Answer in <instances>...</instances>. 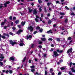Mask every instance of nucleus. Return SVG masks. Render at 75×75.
Here are the masks:
<instances>
[{
  "instance_id": "1",
  "label": "nucleus",
  "mask_w": 75,
  "mask_h": 75,
  "mask_svg": "<svg viewBox=\"0 0 75 75\" xmlns=\"http://www.w3.org/2000/svg\"><path fill=\"white\" fill-rule=\"evenodd\" d=\"M10 43L12 45V46H13L14 44H17V43L16 42H13V40H10Z\"/></svg>"
},
{
  "instance_id": "2",
  "label": "nucleus",
  "mask_w": 75,
  "mask_h": 75,
  "mask_svg": "<svg viewBox=\"0 0 75 75\" xmlns=\"http://www.w3.org/2000/svg\"><path fill=\"white\" fill-rule=\"evenodd\" d=\"M33 29H34V28L32 27L31 26L30 27H29L27 28V30H30L31 32L33 30Z\"/></svg>"
},
{
  "instance_id": "3",
  "label": "nucleus",
  "mask_w": 75,
  "mask_h": 75,
  "mask_svg": "<svg viewBox=\"0 0 75 75\" xmlns=\"http://www.w3.org/2000/svg\"><path fill=\"white\" fill-rule=\"evenodd\" d=\"M0 58H1L0 59V61H1L4 58V57H3V54H1L0 55Z\"/></svg>"
},
{
  "instance_id": "4",
  "label": "nucleus",
  "mask_w": 75,
  "mask_h": 75,
  "mask_svg": "<svg viewBox=\"0 0 75 75\" xmlns=\"http://www.w3.org/2000/svg\"><path fill=\"white\" fill-rule=\"evenodd\" d=\"M25 38V39H26V40H28V39H29V40H31L32 36L31 35H30L29 36H27Z\"/></svg>"
},
{
  "instance_id": "5",
  "label": "nucleus",
  "mask_w": 75,
  "mask_h": 75,
  "mask_svg": "<svg viewBox=\"0 0 75 75\" xmlns=\"http://www.w3.org/2000/svg\"><path fill=\"white\" fill-rule=\"evenodd\" d=\"M72 48L71 47L67 50V53H68L69 52H72Z\"/></svg>"
},
{
  "instance_id": "6",
  "label": "nucleus",
  "mask_w": 75,
  "mask_h": 75,
  "mask_svg": "<svg viewBox=\"0 0 75 75\" xmlns=\"http://www.w3.org/2000/svg\"><path fill=\"white\" fill-rule=\"evenodd\" d=\"M54 57H57L59 55V54L57 53V52L56 51L54 52Z\"/></svg>"
},
{
  "instance_id": "7",
  "label": "nucleus",
  "mask_w": 75,
  "mask_h": 75,
  "mask_svg": "<svg viewBox=\"0 0 75 75\" xmlns=\"http://www.w3.org/2000/svg\"><path fill=\"white\" fill-rule=\"evenodd\" d=\"M23 31L21 30H19L18 32H17L16 34H20L21 33V32H23Z\"/></svg>"
},
{
  "instance_id": "8",
  "label": "nucleus",
  "mask_w": 75,
  "mask_h": 75,
  "mask_svg": "<svg viewBox=\"0 0 75 75\" xmlns=\"http://www.w3.org/2000/svg\"><path fill=\"white\" fill-rule=\"evenodd\" d=\"M9 3H10V2L9 1H7V2L5 3L4 4V6L5 7H7V4H9Z\"/></svg>"
},
{
  "instance_id": "9",
  "label": "nucleus",
  "mask_w": 75,
  "mask_h": 75,
  "mask_svg": "<svg viewBox=\"0 0 75 75\" xmlns=\"http://www.w3.org/2000/svg\"><path fill=\"white\" fill-rule=\"evenodd\" d=\"M19 45H20V46H21V47H22V46H23V45H25V44H24L21 42L20 43Z\"/></svg>"
},
{
  "instance_id": "10",
  "label": "nucleus",
  "mask_w": 75,
  "mask_h": 75,
  "mask_svg": "<svg viewBox=\"0 0 75 75\" xmlns=\"http://www.w3.org/2000/svg\"><path fill=\"white\" fill-rule=\"evenodd\" d=\"M41 40L43 41H45L46 40V38H41Z\"/></svg>"
},
{
  "instance_id": "11",
  "label": "nucleus",
  "mask_w": 75,
  "mask_h": 75,
  "mask_svg": "<svg viewBox=\"0 0 75 75\" xmlns=\"http://www.w3.org/2000/svg\"><path fill=\"white\" fill-rule=\"evenodd\" d=\"M71 71H72V72L73 73L74 72L75 73V69H74L73 67H72L71 68Z\"/></svg>"
},
{
  "instance_id": "12",
  "label": "nucleus",
  "mask_w": 75,
  "mask_h": 75,
  "mask_svg": "<svg viewBox=\"0 0 75 75\" xmlns=\"http://www.w3.org/2000/svg\"><path fill=\"white\" fill-rule=\"evenodd\" d=\"M14 59H15V58L13 57H11L10 58V59H11V60H12V61H14Z\"/></svg>"
},
{
  "instance_id": "13",
  "label": "nucleus",
  "mask_w": 75,
  "mask_h": 75,
  "mask_svg": "<svg viewBox=\"0 0 75 75\" xmlns=\"http://www.w3.org/2000/svg\"><path fill=\"white\" fill-rule=\"evenodd\" d=\"M37 12L36 10H35V9L33 11V14H37Z\"/></svg>"
},
{
  "instance_id": "14",
  "label": "nucleus",
  "mask_w": 75,
  "mask_h": 75,
  "mask_svg": "<svg viewBox=\"0 0 75 75\" xmlns=\"http://www.w3.org/2000/svg\"><path fill=\"white\" fill-rule=\"evenodd\" d=\"M51 31H52V30H50L49 31H48L47 32V33H50L51 34L52 33V32H51Z\"/></svg>"
},
{
  "instance_id": "15",
  "label": "nucleus",
  "mask_w": 75,
  "mask_h": 75,
  "mask_svg": "<svg viewBox=\"0 0 75 75\" xmlns=\"http://www.w3.org/2000/svg\"><path fill=\"white\" fill-rule=\"evenodd\" d=\"M26 57H24V58L23 59V60L22 61V62H25V59H26Z\"/></svg>"
},
{
  "instance_id": "16",
  "label": "nucleus",
  "mask_w": 75,
  "mask_h": 75,
  "mask_svg": "<svg viewBox=\"0 0 75 75\" xmlns=\"http://www.w3.org/2000/svg\"><path fill=\"white\" fill-rule=\"evenodd\" d=\"M25 22H22L21 23V24L22 25H24V24H25Z\"/></svg>"
},
{
  "instance_id": "17",
  "label": "nucleus",
  "mask_w": 75,
  "mask_h": 75,
  "mask_svg": "<svg viewBox=\"0 0 75 75\" xmlns=\"http://www.w3.org/2000/svg\"><path fill=\"white\" fill-rule=\"evenodd\" d=\"M3 35H5V36H7L8 37H9V35L8 34H6V33H4Z\"/></svg>"
},
{
  "instance_id": "18",
  "label": "nucleus",
  "mask_w": 75,
  "mask_h": 75,
  "mask_svg": "<svg viewBox=\"0 0 75 75\" xmlns=\"http://www.w3.org/2000/svg\"><path fill=\"white\" fill-rule=\"evenodd\" d=\"M5 23V22H1V25H4V24Z\"/></svg>"
},
{
  "instance_id": "19",
  "label": "nucleus",
  "mask_w": 75,
  "mask_h": 75,
  "mask_svg": "<svg viewBox=\"0 0 75 75\" xmlns=\"http://www.w3.org/2000/svg\"><path fill=\"white\" fill-rule=\"evenodd\" d=\"M60 14L61 15H65V13H64L61 12L60 13Z\"/></svg>"
},
{
  "instance_id": "20",
  "label": "nucleus",
  "mask_w": 75,
  "mask_h": 75,
  "mask_svg": "<svg viewBox=\"0 0 75 75\" xmlns=\"http://www.w3.org/2000/svg\"><path fill=\"white\" fill-rule=\"evenodd\" d=\"M45 75H47L48 72H47V71H45Z\"/></svg>"
},
{
  "instance_id": "21",
  "label": "nucleus",
  "mask_w": 75,
  "mask_h": 75,
  "mask_svg": "<svg viewBox=\"0 0 75 75\" xmlns=\"http://www.w3.org/2000/svg\"><path fill=\"white\" fill-rule=\"evenodd\" d=\"M56 4H59V3H59V1H56Z\"/></svg>"
},
{
  "instance_id": "22",
  "label": "nucleus",
  "mask_w": 75,
  "mask_h": 75,
  "mask_svg": "<svg viewBox=\"0 0 75 75\" xmlns=\"http://www.w3.org/2000/svg\"><path fill=\"white\" fill-rule=\"evenodd\" d=\"M71 39L72 38H71V37H69L68 38L67 40H71Z\"/></svg>"
},
{
  "instance_id": "23",
  "label": "nucleus",
  "mask_w": 75,
  "mask_h": 75,
  "mask_svg": "<svg viewBox=\"0 0 75 75\" xmlns=\"http://www.w3.org/2000/svg\"><path fill=\"white\" fill-rule=\"evenodd\" d=\"M19 22V21L18 20H17L16 21H15V23H16V24H18V23Z\"/></svg>"
},
{
  "instance_id": "24",
  "label": "nucleus",
  "mask_w": 75,
  "mask_h": 75,
  "mask_svg": "<svg viewBox=\"0 0 75 75\" xmlns=\"http://www.w3.org/2000/svg\"><path fill=\"white\" fill-rule=\"evenodd\" d=\"M9 34L11 35H13V33H12V32H9Z\"/></svg>"
},
{
  "instance_id": "25",
  "label": "nucleus",
  "mask_w": 75,
  "mask_h": 75,
  "mask_svg": "<svg viewBox=\"0 0 75 75\" xmlns=\"http://www.w3.org/2000/svg\"><path fill=\"white\" fill-rule=\"evenodd\" d=\"M48 41H52V39L51 38H49L48 39Z\"/></svg>"
},
{
  "instance_id": "26",
  "label": "nucleus",
  "mask_w": 75,
  "mask_h": 75,
  "mask_svg": "<svg viewBox=\"0 0 75 75\" xmlns=\"http://www.w3.org/2000/svg\"><path fill=\"white\" fill-rule=\"evenodd\" d=\"M29 12H30V13H31V11H33V9H29Z\"/></svg>"
},
{
  "instance_id": "27",
  "label": "nucleus",
  "mask_w": 75,
  "mask_h": 75,
  "mask_svg": "<svg viewBox=\"0 0 75 75\" xmlns=\"http://www.w3.org/2000/svg\"><path fill=\"white\" fill-rule=\"evenodd\" d=\"M41 8H41V7H40L39 9V11L40 12H41V11H42V9H41Z\"/></svg>"
},
{
  "instance_id": "28",
  "label": "nucleus",
  "mask_w": 75,
  "mask_h": 75,
  "mask_svg": "<svg viewBox=\"0 0 75 75\" xmlns=\"http://www.w3.org/2000/svg\"><path fill=\"white\" fill-rule=\"evenodd\" d=\"M0 65L1 66H2V65H3V62H0Z\"/></svg>"
},
{
  "instance_id": "29",
  "label": "nucleus",
  "mask_w": 75,
  "mask_h": 75,
  "mask_svg": "<svg viewBox=\"0 0 75 75\" xmlns=\"http://www.w3.org/2000/svg\"><path fill=\"white\" fill-rule=\"evenodd\" d=\"M42 43V41H40L39 42V44H41Z\"/></svg>"
},
{
  "instance_id": "30",
  "label": "nucleus",
  "mask_w": 75,
  "mask_h": 75,
  "mask_svg": "<svg viewBox=\"0 0 75 75\" xmlns=\"http://www.w3.org/2000/svg\"><path fill=\"white\" fill-rule=\"evenodd\" d=\"M23 39H21L20 40V42H23Z\"/></svg>"
},
{
  "instance_id": "31",
  "label": "nucleus",
  "mask_w": 75,
  "mask_h": 75,
  "mask_svg": "<svg viewBox=\"0 0 75 75\" xmlns=\"http://www.w3.org/2000/svg\"><path fill=\"white\" fill-rule=\"evenodd\" d=\"M1 37L2 38H4V39H5V38H6V37L4 36H2Z\"/></svg>"
},
{
  "instance_id": "32",
  "label": "nucleus",
  "mask_w": 75,
  "mask_h": 75,
  "mask_svg": "<svg viewBox=\"0 0 75 75\" xmlns=\"http://www.w3.org/2000/svg\"><path fill=\"white\" fill-rule=\"evenodd\" d=\"M31 71L32 72H33L34 71H35V69H32L31 70Z\"/></svg>"
},
{
  "instance_id": "33",
  "label": "nucleus",
  "mask_w": 75,
  "mask_h": 75,
  "mask_svg": "<svg viewBox=\"0 0 75 75\" xmlns=\"http://www.w3.org/2000/svg\"><path fill=\"white\" fill-rule=\"evenodd\" d=\"M61 70H64L65 69V68L64 67H62L61 68Z\"/></svg>"
},
{
  "instance_id": "34",
  "label": "nucleus",
  "mask_w": 75,
  "mask_h": 75,
  "mask_svg": "<svg viewBox=\"0 0 75 75\" xmlns=\"http://www.w3.org/2000/svg\"><path fill=\"white\" fill-rule=\"evenodd\" d=\"M35 47V45L34 44H32L31 45V47Z\"/></svg>"
},
{
  "instance_id": "35",
  "label": "nucleus",
  "mask_w": 75,
  "mask_h": 75,
  "mask_svg": "<svg viewBox=\"0 0 75 75\" xmlns=\"http://www.w3.org/2000/svg\"><path fill=\"white\" fill-rule=\"evenodd\" d=\"M12 72H13V71H12V70H9L10 74H12Z\"/></svg>"
},
{
  "instance_id": "36",
  "label": "nucleus",
  "mask_w": 75,
  "mask_h": 75,
  "mask_svg": "<svg viewBox=\"0 0 75 75\" xmlns=\"http://www.w3.org/2000/svg\"><path fill=\"white\" fill-rule=\"evenodd\" d=\"M72 62H71L69 64L70 65V67H71V66L72 65Z\"/></svg>"
},
{
  "instance_id": "37",
  "label": "nucleus",
  "mask_w": 75,
  "mask_h": 75,
  "mask_svg": "<svg viewBox=\"0 0 75 75\" xmlns=\"http://www.w3.org/2000/svg\"><path fill=\"white\" fill-rule=\"evenodd\" d=\"M57 41H60V39H59V38H57Z\"/></svg>"
},
{
  "instance_id": "38",
  "label": "nucleus",
  "mask_w": 75,
  "mask_h": 75,
  "mask_svg": "<svg viewBox=\"0 0 75 75\" xmlns=\"http://www.w3.org/2000/svg\"><path fill=\"white\" fill-rule=\"evenodd\" d=\"M48 24H51V21H49L48 22Z\"/></svg>"
},
{
  "instance_id": "39",
  "label": "nucleus",
  "mask_w": 75,
  "mask_h": 75,
  "mask_svg": "<svg viewBox=\"0 0 75 75\" xmlns=\"http://www.w3.org/2000/svg\"><path fill=\"white\" fill-rule=\"evenodd\" d=\"M38 2L39 3H41L42 2V1L41 0H38Z\"/></svg>"
},
{
  "instance_id": "40",
  "label": "nucleus",
  "mask_w": 75,
  "mask_h": 75,
  "mask_svg": "<svg viewBox=\"0 0 75 75\" xmlns=\"http://www.w3.org/2000/svg\"><path fill=\"white\" fill-rule=\"evenodd\" d=\"M35 20L36 22H38V20L37 18H35Z\"/></svg>"
},
{
  "instance_id": "41",
  "label": "nucleus",
  "mask_w": 75,
  "mask_h": 75,
  "mask_svg": "<svg viewBox=\"0 0 75 75\" xmlns=\"http://www.w3.org/2000/svg\"><path fill=\"white\" fill-rule=\"evenodd\" d=\"M40 28L39 26H38L36 28V29L37 30H39Z\"/></svg>"
},
{
  "instance_id": "42",
  "label": "nucleus",
  "mask_w": 75,
  "mask_h": 75,
  "mask_svg": "<svg viewBox=\"0 0 75 75\" xmlns=\"http://www.w3.org/2000/svg\"><path fill=\"white\" fill-rule=\"evenodd\" d=\"M72 40H71L69 43V45L71 44L72 43Z\"/></svg>"
},
{
  "instance_id": "43",
  "label": "nucleus",
  "mask_w": 75,
  "mask_h": 75,
  "mask_svg": "<svg viewBox=\"0 0 75 75\" xmlns=\"http://www.w3.org/2000/svg\"><path fill=\"white\" fill-rule=\"evenodd\" d=\"M12 19L13 18H12V17L11 16H10L9 17V19H10V20H12Z\"/></svg>"
},
{
  "instance_id": "44",
  "label": "nucleus",
  "mask_w": 75,
  "mask_h": 75,
  "mask_svg": "<svg viewBox=\"0 0 75 75\" xmlns=\"http://www.w3.org/2000/svg\"><path fill=\"white\" fill-rule=\"evenodd\" d=\"M35 67L34 66H32L30 67L31 68H34Z\"/></svg>"
},
{
  "instance_id": "45",
  "label": "nucleus",
  "mask_w": 75,
  "mask_h": 75,
  "mask_svg": "<svg viewBox=\"0 0 75 75\" xmlns=\"http://www.w3.org/2000/svg\"><path fill=\"white\" fill-rule=\"evenodd\" d=\"M63 52V50H60L59 51V53H62Z\"/></svg>"
},
{
  "instance_id": "46",
  "label": "nucleus",
  "mask_w": 75,
  "mask_h": 75,
  "mask_svg": "<svg viewBox=\"0 0 75 75\" xmlns=\"http://www.w3.org/2000/svg\"><path fill=\"white\" fill-rule=\"evenodd\" d=\"M39 31H40V32H42V29H41L39 30Z\"/></svg>"
},
{
  "instance_id": "47",
  "label": "nucleus",
  "mask_w": 75,
  "mask_h": 75,
  "mask_svg": "<svg viewBox=\"0 0 75 75\" xmlns=\"http://www.w3.org/2000/svg\"><path fill=\"white\" fill-rule=\"evenodd\" d=\"M37 31H35L34 32V34H37Z\"/></svg>"
},
{
  "instance_id": "48",
  "label": "nucleus",
  "mask_w": 75,
  "mask_h": 75,
  "mask_svg": "<svg viewBox=\"0 0 75 75\" xmlns=\"http://www.w3.org/2000/svg\"><path fill=\"white\" fill-rule=\"evenodd\" d=\"M59 62H60V63L62 62H63V60L61 59V60H60Z\"/></svg>"
},
{
  "instance_id": "49",
  "label": "nucleus",
  "mask_w": 75,
  "mask_h": 75,
  "mask_svg": "<svg viewBox=\"0 0 75 75\" xmlns=\"http://www.w3.org/2000/svg\"><path fill=\"white\" fill-rule=\"evenodd\" d=\"M71 15H73V16H75V14L73 13H71Z\"/></svg>"
},
{
  "instance_id": "50",
  "label": "nucleus",
  "mask_w": 75,
  "mask_h": 75,
  "mask_svg": "<svg viewBox=\"0 0 75 75\" xmlns=\"http://www.w3.org/2000/svg\"><path fill=\"white\" fill-rule=\"evenodd\" d=\"M41 17H42V18L43 17H44V15H43V14H41Z\"/></svg>"
},
{
  "instance_id": "51",
  "label": "nucleus",
  "mask_w": 75,
  "mask_h": 75,
  "mask_svg": "<svg viewBox=\"0 0 75 75\" xmlns=\"http://www.w3.org/2000/svg\"><path fill=\"white\" fill-rule=\"evenodd\" d=\"M65 23H67V22H68V20L67 19H66L65 20Z\"/></svg>"
},
{
  "instance_id": "52",
  "label": "nucleus",
  "mask_w": 75,
  "mask_h": 75,
  "mask_svg": "<svg viewBox=\"0 0 75 75\" xmlns=\"http://www.w3.org/2000/svg\"><path fill=\"white\" fill-rule=\"evenodd\" d=\"M65 8H66V9H67V10H69V8H68V7L67 6H66L65 7Z\"/></svg>"
},
{
  "instance_id": "53",
  "label": "nucleus",
  "mask_w": 75,
  "mask_h": 75,
  "mask_svg": "<svg viewBox=\"0 0 75 75\" xmlns=\"http://www.w3.org/2000/svg\"><path fill=\"white\" fill-rule=\"evenodd\" d=\"M5 72L6 73H8L9 72V71H8V70L6 71Z\"/></svg>"
},
{
  "instance_id": "54",
  "label": "nucleus",
  "mask_w": 75,
  "mask_h": 75,
  "mask_svg": "<svg viewBox=\"0 0 75 75\" xmlns=\"http://www.w3.org/2000/svg\"><path fill=\"white\" fill-rule=\"evenodd\" d=\"M51 47H54V45H53V44H52L51 45Z\"/></svg>"
},
{
  "instance_id": "55",
  "label": "nucleus",
  "mask_w": 75,
  "mask_h": 75,
  "mask_svg": "<svg viewBox=\"0 0 75 75\" xmlns=\"http://www.w3.org/2000/svg\"><path fill=\"white\" fill-rule=\"evenodd\" d=\"M53 50H54V49H53L52 48H51V50H50V51H53Z\"/></svg>"
},
{
  "instance_id": "56",
  "label": "nucleus",
  "mask_w": 75,
  "mask_h": 75,
  "mask_svg": "<svg viewBox=\"0 0 75 75\" xmlns=\"http://www.w3.org/2000/svg\"><path fill=\"white\" fill-rule=\"evenodd\" d=\"M56 51H57V52H59V50H58V49H57V50H56Z\"/></svg>"
},
{
  "instance_id": "57",
  "label": "nucleus",
  "mask_w": 75,
  "mask_h": 75,
  "mask_svg": "<svg viewBox=\"0 0 75 75\" xmlns=\"http://www.w3.org/2000/svg\"><path fill=\"white\" fill-rule=\"evenodd\" d=\"M50 4H51V3H47V6H50Z\"/></svg>"
},
{
  "instance_id": "58",
  "label": "nucleus",
  "mask_w": 75,
  "mask_h": 75,
  "mask_svg": "<svg viewBox=\"0 0 75 75\" xmlns=\"http://www.w3.org/2000/svg\"><path fill=\"white\" fill-rule=\"evenodd\" d=\"M46 56H47V54H44V57H45Z\"/></svg>"
},
{
  "instance_id": "59",
  "label": "nucleus",
  "mask_w": 75,
  "mask_h": 75,
  "mask_svg": "<svg viewBox=\"0 0 75 75\" xmlns=\"http://www.w3.org/2000/svg\"><path fill=\"white\" fill-rule=\"evenodd\" d=\"M13 20H16V17H13Z\"/></svg>"
},
{
  "instance_id": "60",
  "label": "nucleus",
  "mask_w": 75,
  "mask_h": 75,
  "mask_svg": "<svg viewBox=\"0 0 75 75\" xmlns=\"http://www.w3.org/2000/svg\"><path fill=\"white\" fill-rule=\"evenodd\" d=\"M36 17L37 18H39V17H38V16L37 15L36 16Z\"/></svg>"
},
{
  "instance_id": "61",
  "label": "nucleus",
  "mask_w": 75,
  "mask_h": 75,
  "mask_svg": "<svg viewBox=\"0 0 75 75\" xmlns=\"http://www.w3.org/2000/svg\"><path fill=\"white\" fill-rule=\"evenodd\" d=\"M61 72H59V73H58V75H61Z\"/></svg>"
},
{
  "instance_id": "62",
  "label": "nucleus",
  "mask_w": 75,
  "mask_h": 75,
  "mask_svg": "<svg viewBox=\"0 0 75 75\" xmlns=\"http://www.w3.org/2000/svg\"><path fill=\"white\" fill-rule=\"evenodd\" d=\"M12 29H13V30H16V28L13 27L12 28Z\"/></svg>"
},
{
  "instance_id": "63",
  "label": "nucleus",
  "mask_w": 75,
  "mask_h": 75,
  "mask_svg": "<svg viewBox=\"0 0 75 75\" xmlns=\"http://www.w3.org/2000/svg\"><path fill=\"white\" fill-rule=\"evenodd\" d=\"M47 16H48L49 17H50V13H48L47 14Z\"/></svg>"
},
{
  "instance_id": "64",
  "label": "nucleus",
  "mask_w": 75,
  "mask_h": 75,
  "mask_svg": "<svg viewBox=\"0 0 75 75\" xmlns=\"http://www.w3.org/2000/svg\"><path fill=\"white\" fill-rule=\"evenodd\" d=\"M2 72H6V71L5 70H2Z\"/></svg>"
}]
</instances>
